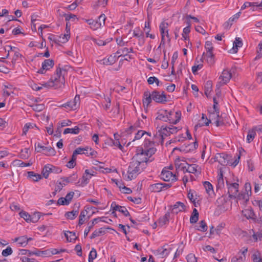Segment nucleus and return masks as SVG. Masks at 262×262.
<instances>
[{"mask_svg": "<svg viewBox=\"0 0 262 262\" xmlns=\"http://www.w3.org/2000/svg\"><path fill=\"white\" fill-rule=\"evenodd\" d=\"M156 151V148L154 147V143L145 138L143 147H138L136 149V154L133 158L142 163L146 164L149 158L155 153Z\"/></svg>", "mask_w": 262, "mask_h": 262, "instance_id": "f257e3e1", "label": "nucleus"}, {"mask_svg": "<svg viewBox=\"0 0 262 262\" xmlns=\"http://www.w3.org/2000/svg\"><path fill=\"white\" fill-rule=\"evenodd\" d=\"M66 71L61 68H57L55 73L50 80L42 84L44 88L47 89L54 88L55 89L62 88L64 85V75Z\"/></svg>", "mask_w": 262, "mask_h": 262, "instance_id": "f03ea898", "label": "nucleus"}, {"mask_svg": "<svg viewBox=\"0 0 262 262\" xmlns=\"http://www.w3.org/2000/svg\"><path fill=\"white\" fill-rule=\"evenodd\" d=\"M145 167L146 164L142 163L132 158L127 172L124 176V179L127 180H132L135 179Z\"/></svg>", "mask_w": 262, "mask_h": 262, "instance_id": "7ed1b4c3", "label": "nucleus"}, {"mask_svg": "<svg viewBox=\"0 0 262 262\" xmlns=\"http://www.w3.org/2000/svg\"><path fill=\"white\" fill-rule=\"evenodd\" d=\"M209 119L206 118L207 122L204 123L205 125H209L211 122L214 123L217 126H221L224 124L221 118L220 117L219 111H215V112H212V111H209Z\"/></svg>", "mask_w": 262, "mask_h": 262, "instance_id": "20e7f679", "label": "nucleus"}, {"mask_svg": "<svg viewBox=\"0 0 262 262\" xmlns=\"http://www.w3.org/2000/svg\"><path fill=\"white\" fill-rule=\"evenodd\" d=\"M171 167H165L162 171L160 177L164 181L174 182L177 180L176 174H174L171 170Z\"/></svg>", "mask_w": 262, "mask_h": 262, "instance_id": "39448f33", "label": "nucleus"}, {"mask_svg": "<svg viewBox=\"0 0 262 262\" xmlns=\"http://www.w3.org/2000/svg\"><path fill=\"white\" fill-rule=\"evenodd\" d=\"M80 99L79 95H76L73 101L63 104L61 106L68 108L70 110H76L79 107Z\"/></svg>", "mask_w": 262, "mask_h": 262, "instance_id": "423d86ee", "label": "nucleus"}, {"mask_svg": "<svg viewBox=\"0 0 262 262\" xmlns=\"http://www.w3.org/2000/svg\"><path fill=\"white\" fill-rule=\"evenodd\" d=\"M231 77V73L228 70H224L219 77V81L216 84V86L219 88L222 85L227 83Z\"/></svg>", "mask_w": 262, "mask_h": 262, "instance_id": "0eeeda50", "label": "nucleus"}, {"mask_svg": "<svg viewBox=\"0 0 262 262\" xmlns=\"http://www.w3.org/2000/svg\"><path fill=\"white\" fill-rule=\"evenodd\" d=\"M165 115L167 116L168 121L173 124H177L181 119V113L179 111L174 112L171 111L169 112L165 111Z\"/></svg>", "mask_w": 262, "mask_h": 262, "instance_id": "6e6552de", "label": "nucleus"}, {"mask_svg": "<svg viewBox=\"0 0 262 262\" xmlns=\"http://www.w3.org/2000/svg\"><path fill=\"white\" fill-rule=\"evenodd\" d=\"M168 24L167 22L163 21L159 26L160 31L162 36L161 42H165V37L167 38L168 41H170V38L168 33Z\"/></svg>", "mask_w": 262, "mask_h": 262, "instance_id": "1a4fd4ad", "label": "nucleus"}, {"mask_svg": "<svg viewBox=\"0 0 262 262\" xmlns=\"http://www.w3.org/2000/svg\"><path fill=\"white\" fill-rule=\"evenodd\" d=\"M19 215L27 222L36 223L40 218L39 213H35L32 216H31L28 213L24 211H21L19 212Z\"/></svg>", "mask_w": 262, "mask_h": 262, "instance_id": "9d476101", "label": "nucleus"}, {"mask_svg": "<svg viewBox=\"0 0 262 262\" xmlns=\"http://www.w3.org/2000/svg\"><path fill=\"white\" fill-rule=\"evenodd\" d=\"M152 100L158 103H164L167 101V98L163 92L154 91L151 93Z\"/></svg>", "mask_w": 262, "mask_h": 262, "instance_id": "9b49d317", "label": "nucleus"}, {"mask_svg": "<svg viewBox=\"0 0 262 262\" xmlns=\"http://www.w3.org/2000/svg\"><path fill=\"white\" fill-rule=\"evenodd\" d=\"M70 37V27L68 26V23L66 24V33L64 34H61L56 37L55 39L56 43H65L68 41Z\"/></svg>", "mask_w": 262, "mask_h": 262, "instance_id": "f8f14e48", "label": "nucleus"}, {"mask_svg": "<svg viewBox=\"0 0 262 262\" xmlns=\"http://www.w3.org/2000/svg\"><path fill=\"white\" fill-rule=\"evenodd\" d=\"M120 54L119 51H117V53L111 55L107 58H104L102 60H101V63L105 65H111L114 64L118 59V57L120 55H118V54Z\"/></svg>", "mask_w": 262, "mask_h": 262, "instance_id": "ddd939ff", "label": "nucleus"}, {"mask_svg": "<svg viewBox=\"0 0 262 262\" xmlns=\"http://www.w3.org/2000/svg\"><path fill=\"white\" fill-rule=\"evenodd\" d=\"M171 249L168 246H164L159 248L154 251V254L159 257L164 258L166 257L170 252Z\"/></svg>", "mask_w": 262, "mask_h": 262, "instance_id": "4468645a", "label": "nucleus"}, {"mask_svg": "<svg viewBox=\"0 0 262 262\" xmlns=\"http://www.w3.org/2000/svg\"><path fill=\"white\" fill-rule=\"evenodd\" d=\"M54 66V61L51 59H46L42 63V68L38 70V73L45 74L47 70H49Z\"/></svg>", "mask_w": 262, "mask_h": 262, "instance_id": "2eb2a0df", "label": "nucleus"}, {"mask_svg": "<svg viewBox=\"0 0 262 262\" xmlns=\"http://www.w3.org/2000/svg\"><path fill=\"white\" fill-rule=\"evenodd\" d=\"M226 183L230 195H234L236 194L238 190V184L237 183H230L228 181H226Z\"/></svg>", "mask_w": 262, "mask_h": 262, "instance_id": "dca6fc26", "label": "nucleus"}, {"mask_svg": "<svg viewBox=\"0 0 262 262\" xmlns=\"http://www.w3.org/2000/svg\"><path fill=\"white\" fill-rule=\"evenodd\" d=\"M169 187H170V186L168 184L165 183H156L150 186V189L152 191L159 192L162 191L164 188L165 187L167 188Z\"/></svg>", "mask_w": 262, "mask_h": 262, "instance_id": "f3484780", "label": "nucleus"}, {"mask_svg": "<svg viewBox=\"0 0 262 262\" xmlns=\"http://www.w3.org/2000/svg\"><path fill=\"white\" fill-rule=\"evenodd\" d=\"M241 12H239L234 15H233L232 17L229 18V19L224 23V26L225 28L228 29L230 28V27L232 25L234 21H236L241 15Z\"/></svg>", "mask_w": 262, "mask_h": 262, "instance_id": "a211bd4d", "label": "nucleus"}, {"mask_svg": "<svg viewBox=\"0 0 262 262\" xmlns=\"http://www.w3.org/2000/svg\"><path fill=\"white\" fill-rule=\"evenodd\" d=\"M251 259L253 262H262V253L253 249L251 251Z\"/></svg>", "mask_w": 262, "mask_h": 262, "instance_id": "6ab92c4d", "label": "nucleus"}, {"mask_svg": "<svg viewBox=\"0 0 262 262\" xmlns=\"http://www.w3.org/2000/svg\"><path fill=\"white\" fill-rule=\"evenodd\" d=\"M187 167L186 166V171L189 173H195L199 174L201 173L200 167L196 164L188 165L187 164Z\"/></svg>", "mask_w": 262, "mask_h": 262, "instance_id": "aec40b11", "label": "nucleus"}, {"mask_svg": "<svg viewBox=\"0 0 262 262\" xmlns=\"http://www.w3.org/2000/svg\"><path fill=\"white\" fill-rule=\"evenodd\" d=\"M35 150L39 152L41 151V149L44 150H49V153L48 152H43L44 154L48 155V156H51L54 155L55 154V151L54 150L50 147H46L44 146H42L40 144H38L37 146L35 147Z\"/></svg>", "mask_w": 262, "mask_h": 262, "instance_id": "412c9836", "label": "nucleus"}, {"mask_svg": "<svg viewBox=\"0 0 262 262\" xmlns=\"http://www.w3.org/2000/svg\"><path fill=\"white\" fill-rule=\"evenodd\" d=\"M186 209L185 205L181 202H177L172 208V211L174 213H178L180 212L185 211Z\"/></svg>", "mask_w": 262, "mask_h": 262, "instance_id": "4be33fe9", "label": "nucleus"}, {"mask_svg": "<svg viewBox=\"0 0 262 262\" xmlns=\"http://www.w3.org/2000/svg\"><path fill=\"white\" fill-rule=\"evenodd\" d=\"M249 195L248 193L241 192L237 196V202L240 204L245 205L249 200Z\"/></svg>", "mask_w": 262, "mask_h": 262, "instance_id": "5701e85b", "label": "nucleus"}, {"mask_svg": "<svg viewBox=\"0 0 262 262\" xmlns=\"http://www.w3.org/2000/svg\"><path fill=\"white\" fill-rule=\"evenodd\" d=\"M56 169V167L52 165L47 164L45 165L42 170V174L47 179L50 172H52Z\"/></svg>", "mask_w": 262, "mask_h": 262, "instance_id": "b1692460", "label": "nucleus"}, {"mask_svg": "<svg viewBox=\"0 0 262 262\" xmlns=\"http://www.w3.org/2000/svg\"><path fill=\"white\" fill-rule=\"evenodd\" d=\"M174 164L177 169H182L183 170L186 168L187 165V163L185 161L180 158H178L175 160Z\"/></svg>", "mask_w": 262, "mask_h": 262, "instance_id": "393cba45", "label": "nucleus"}, {"mask_svg": "<svg viewBox=\"0 0 262 262\" xmlns=\"http://www.w3.org/2000/svg\"><path fill=\"white\" fill-rule=\"evenodd\" d=\"M152 98L151 94L149 92H145L144 94L143 98V103L144 107H148L149 104L151 103Z\"/></svg>", "mask_w": 262, "mask_h": 262, "instance_id": "a878e982", "label": "nucleus"}, {"mask_svg": "<svg viewBox=\"0 0 262 262\" xmlns=\"http://www.w3.org/2000/svg\"><path fill=\"white\" fill-rule=\"evenodd\" d=\"M243 43L240 38H236L235 41L233 43V47L230 50L231 53H236L237 52L238 48L242 46Z\"/></svg>", "mask_w": 262, "mask_h": 262, "instance_id": "bb28decb", "label": "nucleus"}, {"mask_svg": "<svg viewBox=\"0 0 262 262\" xmlns=\"http://www.w3.org/2000/svg\"><path fill=\"white\" fill-rule=\"evenodd\" d=\"M94 172H91L89 170L86 169L85 170L84 174L82 178L81 183L85 185L86 184L89 180L92 178V176H94Z\"/></svg>", "mask_w": 262, "mask_h": 262, "instance_id": "cd10ccee", "label": "nucleus"}, {"mask_svg": "<svg viewBox=\"0 0 262 262\" xmlns=\"http://www.w3.org/2000/svg\"><path fill=\"white\" fill-rule=\"evenodd\" d=\"M170 218V213L167 212L164 215L160 217L158 222V225L162 227L168 223Z\"/></svg>", "mask_w": 262, "mask_h": 262, "instance_id": "c85d7f7f", "label": "nucleus"}, {"mask_svg": "<svg viewBox=\"0 0 262 262\" xmlns=\"http://www.w3.org/2000/svg\"><path fill=\"white\" fill-rule=\"evenodd\" d=\"M168 129V126H162L159 130V136L161 137L162 139L170 135Z\"/></svg>", "mask_w": 262, "mask_h": 262, "instance_id": "c756f323", "label": "nucleus"}, {"mask_svg": "<svg viewBox=\"0 0 262 262\" xmlns=\"http://www.w3.org/2000/svg\"><path fill=\"white\" fill-rule=\"evenodd\" d=\"M242 213L243 215L248 219H251L252 220H255V214L251 209H246L243 210Z\"/></svg>", "mask_w": 262, "mask_h": 262, "instance_id": "7c9ffc66", "label": "nucleus"}, {"mask_svg": "<svg viewBox=\"0 0 262 262\" xmlns=\"http://www.w3.org/2000/svg\"><path fill=\"white\" fill-rule=\"evenodd\" d=\"M206 57V61L210 65H212L214 63V55L212 52H206L203 54Z\"/></svg>", "mask_w": 262, "mask_h": 262, "instance_id": "2f4dec72", "label": "nucleus"}, {"mask_svg": "<svg viewBox=\"0 0 262 262\" xmlns=\"http://www.w3.org/2000/svg\"><path fill=\"white\" fill-rule=\"evenodd\" d=\"M260 129L259 127H255L253 129L249 130L247 137V140L248 142L250 143L253 141L255 136V130Z\"/></svg>", "mask_w": 262, "mask_h": 262, "instance_id": "473e14b6", "label": "nucleus"}, {"mask_svg": "<svg viewBox=\"0 0 262 262\" xmlns=\"http://www.w3.org/2000/svg\"><path fill=\"white\" fill-rule=\"evenodd\" d=\"M15 241L17 242L19 246L25 247L28 244V239L26 236H23L16 238Z\"/></svg>", "mask_w": 262, "mask_h": 262, "instance_id": "72a5a7b5", "label": "nucleus"}, {"mask_svg": "<svg viewBox=\"0 0 262 262\" xmlns=\"http://www.w3.org/2000/svg\"><path fill=\"white\" fill-rule=\"evenodd\" d=\"M212 82L211 81H207L205 85V94L207 97H209L212 92Z\"/></svg>", "mask_w": 262, "mask_h": 262, "instance_id": "f704fd0d", "label": "nucleus"}, {"mask_svg": "<svg viewBox=\"0 0 262 262\" xmlns=\"http://www.w3.org/2000/svg\"><path fill=\"white\" fill-rule=\"evenodd\" d=\"M224 186V181L223 179V170L220 169L218 173L217 178V187L222 188Z\"/></svg>", "mask_w": 262, "mask_h": 262, "instance_id": "c9c22d12", "label": "nucleus"}, {"mask_svg": "<svg viewBox=\"0 0 262 262\" xmlns=\"http://www.w3.org/2000/svg\"><path fill=\"white\" fill-rule=\"evenodd\" d=\"M80 128L78 126H75L74 128H67L63 131L64 134H72L76 135L79 133Z\"/></svg>", "mask_w": 262, "mask_h": 262, "instance_id": "e433bc0d", "label": "nucleus"}, {"mask_svg": "<svg viewBox=\"0 0 262 262\" xmlns=\"http://www.w3.org/2000/svg\"><path fill=\"white\" fill-rule=\"evenodd\" d=\"M64 235L67 238V241L69 242L74 241L77 238L75 232L68 231L64 233Z\"/></svg>", "mask_w": 262, "mask_h": 262, "instance_id": "4c0bfd02", "label": "nucleus"}, {"mask_svg": "<svg viewBox=\"0 0 262 262\" xmlns=\"http://www.w3.org/2000/svg\"><path fill=\"white\" fill-rule=\"evenodd\" d=\"M137 132L135 134V138L133 140V141H135V140H139L141 139L144 135H147L149 136H150V134L146 132L145 131H144L143 130H137Z\"/></svg>", "mask_w": 262, "mask_h": 262, "instance_id": "58836bf2", "label": "nucleus"}, {"mask_svg": "<svg viewBox=\"0 0 262 262\" xmlns=\"http://www.w3.org/2000/svg\"><path fill=\"white\" fill-rule=\"evenodd\" d=\"M88 24L90 26V27L93 30H97L100 28V25L97 24L96 20L93 19H88L86 20Z\"/></svg>", "mask_w": 262, "mask_h": 262, "instance_id": "ea45409f", "label": "nucleus"}, {"mask_svg": "<svg viewBox=\"0 0 262 262\" xmlns=\"http://www.w3.org/2000/svg\"><path fill=\"white\" fill-rule=\"evenodd\" d=\"M28 177L32 179L34 182H37L41 179L40 174L34 173L33 171H29L28 173Z\"/></svg>", "mask_w": 262, "mask_h": 262, "instance_id": "a19ab883", "label": "nucleus"}, {"mask_svg": "<svg viewBox=\"0 0 262 262\" xmlns=\"http://www.w3.org/2000/svg\"><path fill=\"white\" fill-rule=\"evenodd\" d=\"M13 93V88L12 85H5L4 89V95L6 96H9L11 93Z\"/></svg>", "mask_w": 262, "mask_h": 262, "instance_id": "79ce46f5", "label": "nucleus"}, {"mask_svg": "<svg viewBox=\"0 0 262 262\" xmlns=\"http://www.w3.org/2000/svg\"><path fill=\"white\" fill-rule=\"evenodd\" d=\"M188 26L185 27L183 29L182 37L184 40H187L188 39V34L190 31V23H188Z\"/></svg>", "mask_w": 262, "mask_h": 262, "instance_id": "37998d69", "label": "nucleus"}, {"mask_svg": "<svg viewBox=\"0 0 262 262\" xmlns=\"http://www.w3.org/2000/svg\"><path fill=\"white\" fill-rule=\"evenodd\" d=\"M204 186L206 189L207 193L210 195L213 192L212 185L209 182L206 181L204 183Z\"/></svg>", "mask_w": 262, "mask_h": 262, "instance_id": "c03bdc74", "label": "nucleus"}, {"mask_svg": "<svg viewBox=\"0 0 262 262\" xmlns=\"http://www.w3.org/2000/svg\"><path fill=\"white\" fill-rule=\"evenodd\" d=\"M196 229L202 232H205L207 230V226L204 221L200 222L199 225L196 227Z\"/></svg>", "mask_w": 262, "mask_h": 262, "instance_id": "a18cd8bd", "label": "nucleus"}, {"mask_svg": "<svg viewBox=\"0 0 262 262\" xmlns=\"http://www.w3.org/2000/svg\"><path fill=\"white\" fill-rule=\"evenodd\" d=\"M240 159V156L237 155L234 159L229 160L228 164L231 166L235 167L238 163Z\"/></svg>", "mask_w": 262, "mask_h": 262, "instance_id": "49530a36", "label": "nucleus"}, {"mask_svg": "<svg viewBox=\"0 0 262 262\" xmlns=\"http://www.w3.org/2000/svg\"><path fill=\"white\" fill-rule=\"evenodd\" d=\"M78 214L77 210H72V211L68 212L66 213L67 218L71 220L75 219Z\"/></svg>", "mask_w": 262, "mask_h": 262, "instance_id": "de8ad7c7", "label": "nucleus"}, {"mask_svg": "<svg viewBox=\"0 0 262 262\" xmlns=\"http://www.w3.org/2000/svg\"><path fill=\"white\" fill-rule=\"evenodd\" d=\"M97 257V252L95 249L92 248L89 255V262H93Z\"/></svg>", "mask_w": 262, "mask_h": 262, "instance_id": "09e8293b", "label": "nucleus"}, {"mask_svg": "<svg viewBox=\"0 0 262 262\" xmlns=\"http://www.w3.org/2000/svg\"><path fill=\"white\" fill-rule=\"evenodd\" d=\"M250 7L253 11L257 9L262 10V0L259 4L258 3H251Z\"/></svg>", "mask_w": 262, "mask_h": 262, "instance_id": "8fccbe9b", "label": "nucleus"}, {"mask_svg": "<svg viewBox=\"0 0 262 262\" xmlns=\"http://www.w3.org/2000/svg\"><path fill=\"white\" fill-rule=\"evenodd\" d=\"M87 214V211L86 210H82L81 211L79 217V224L82 225L84 222V219L86 215Z\"/></svg>", "mask_w": 262, "mask_h": 262, "instance_id": "3c124183", "label": "nucleus"}, {"mask_svg": "<svg viewBox=\"0 0 262 262\" xmlns=\"http://www.w3.org/2000/svg\"><path fill=\"white\" fill-rule=\"evenodd\" d=\"M143 32L139 28H136L133 31V35L135 37L140 38L143 37Z\"/></svg>", "mask_w": 262, "mask_h": 262, "instance_id": "603ef678", "label": "nucleus"}, {"mask_svg": "<svg viewBox=\"0 0 262 262\" xmlns=\"http://www.w3.org/2000/svg\"><path fill=\"white\" fill-rule=\"evenodd\" d=\"M140 122H138L136 123L134 125L130 126V127L127 130L128 134H131L133 132H136L137 130L138 127H140Z\"/></svg>", "mask_w": 262, "mask_h": 262, "instance_id": "864d4df0", "label": "nucleus"}, {"mask_svg": "<svg viewBox=\"0 0 262 262\" xmlns=\"http://www.w3.org/2000/svg\"><path fill=\"white\" fill-rule=\"evenodd\" d=\"M246 256L238 255V256L233 257L231 262H244L246 260Z\"/></svg>", "mask_w": 262, "mask_h": 262, "instance_id": "5fc2aeb1", "label": "nucleus"}, {"mask_svg": "<svg viewBox=\"0 0 262 262\" xmlns=\"http://www.w3.org/2000/svg\"><path fill=\"white\" fill-rule=\"evenodd\" d=\"M106 19L105 15L103 14L100 15L98 18V19L96 20L97 21V24L100 25V28L104 25L105 21Z\"/></svg>", "mask_w": 262, "mask_h": 262, "instance_id": "6e6d98bb", "label": "nucleus"}, {"mask_svg": "<svg viewBox=\"0 0 262 262\" xmlns=\"http://www.w3.org/2000/svg\"><path fill=\"white\" fill-rule=\"evenodd\" d=\"M104 231L102 228H100L98 230H96L92 234L91 238H94L96 237L100 236L102 234L104 233Z\"/></svg>", "mask_w": 262, "mask_h": 262, "instance_id": "4d7b16f0", "label": "nucleus"}, {"mask_svg": "<svg viewBox=\"0 0 262 262\" xmlns=\"http://www.w3.org/2000/svg\"><path fill=\"white\" fill-rule=\"evenodd\" d=\"M89 148L86 147L85 148L78 147L74 151L75 154L79 155L82 154H86L85 151H88Z\"/></svg>", "mask_w": 262, "mask_h": 262, "instance_id": "13d9d810", "label": "nucleus"}, {"mask_svg": "<svg viewBox=\"0 0 262 262\" xmlns=\"http://www.w3.org/2000/svg\"><path fill=\"white\" fill-rule=\"evenodd\" d=\"M64 16L65 17L66 20L67 21V23H68L70 20H75L77 19L76 15L73 14H64Z\"/></svg>", "mask_w": 262, "mask_h": 262, "instance_id": "bf43d9fd", "label": "nucleus"}, {"mask_svg": "<svg viewBox=\"0 0 262 262\" xmlns=\"http://www.w3.org/2000/svg\"><path fill=\"white\" fill-rule=\"evenodd\" d=\"M107 3V0H99L93 5V7L95 9H97L99 6H102L104 7Z\"/></svg>", "mask_w": 262, "mask_h": 262, "instance_id": "052dcab7", "label": "nucleus"}, {"mask_svg": "<svg viewBox=\"0 0 262 262\" xmlns=\"http://www.w3.org/2000/svg\"><path fill=\"white\" fill-rule=\"evenodd\" d=\"M205 48L206 52H212L213 50V47L212 43L210 41H207L205 44Z\"/></svg>", "mask_w": 262, "mask_h": 262, "instance_id": "680f3d73", "label": "nucleus"}, {"mask_svg": "<svg viewBox=\"0 0 262 262\" xmlns=\"http://www.w3.org/2000/svg\"><path fill=\"white\" fill-rule=\"evenodd\" d=\"M147 82H148L149 84H152L154 82H155L158 86L159 85V83H160V81L156 77H149L148 79H147Z\"/></svg>", "mask_w": 262, "mask_h": 262, "instance_id": "e2e57ef3", "label": "nucleus"}, {"mask_svg": "<svg viewBox=\"0 0 262 262\" xmlns=\"http://www.w3.org/2000/svg\"><path fill=\"white\" fill-rule=\"evenodd\" d=\"M12 249L10 247H7L6 249H4L2 251L3 256L6 257L12 253Z\"/></svg>", "mask_w": 262, "mask_h": 262, "instance_id": "0e129e2a", "label": "nucleus"}, {"mask_svg": "<svg viewBox=\"0 0 262 262\" xmlns=\"http://www.w3.org/2000/svg\"><path fill=\"white\" fill-rule=\"evenodd\" d=\"M33 110L35 112H40L44 108V105L42 104H33L32 106Z\"/></svg>", "mask_w": 262, "mask_h": 262, "instance_id": "69168bd1", "label": "nucleus"}, {"mask_svg": "<svg viewBox=\"0 0 262 262\" xmlns=\"http://www.w3.org/2000/svg\"><path fill=\"white\" fill-rule=\"evenodd\" d=\"M245 193H248V195L250 196L251 194V186L249 183H246L245 184Z\"/></svg>", "mask_w": 262, "mask_h": 262, "instance_id": "338daca9", "label": "nucleus"}, {"mask_svg": "<svg viewBox=\"0 0 262 262\" xmlns=\"http://www.w3.org/2000/svg\"><path fill=\"white\" fill-rule=\"evenodd\" d=\"M262 57V43H259L257 49V56L256 59H259Z\"/></svg>", "mask_w": 262, "mask_h": 262, "instance_id": "774afa93", "label": "nucleus"}]
</instances>
